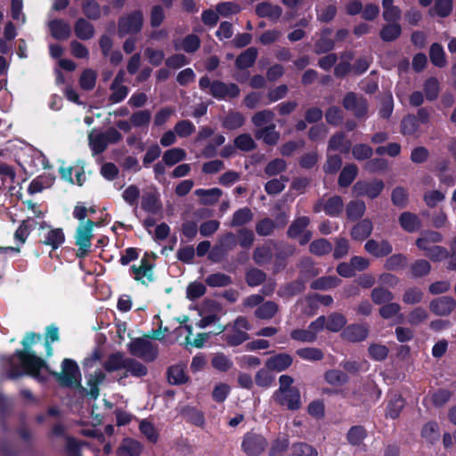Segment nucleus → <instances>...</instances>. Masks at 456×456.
Listing matches in <instances>:
<instances>
[{
  "label": "nucleus",
  "mask_w": 456,
  "mask_h": 456,
  "mask_svg": "<svg viewBox=\"0 0 456 456\" xmlns=\"http://www.w3.org/2000/svg\"><path fill=\"white\" fill-rule=\"evenodd\" d=\"M431 62L437 67H444L446 64L445 53L441 45L435 43L431 45L429 51Z\"/></svg>",
  "instance_id": "nucleus-47"
},
{
  "label": "nucleus",
  "mask_w": 456,
  "mask_h": 456,
  "mask_svg": "<svg viewBox=\"0 0 456 456\" xmlns=\"http://www.w3.org/2000/svg\"><path fill=\"white\" fill-rule=\"evenodd\" d=\"M309 224L310 219L307 216L296 218L288 229V236L292 239L298 238V242L301 245L306 244L312 238V232L306 230Z\"/></svg>",
  "instance_id": "nucleus-5"
},
{
  "label": "nucleus",
  "mask_w": 456,
  "mask_h": 456,
  "mask_svg": "<svg viewBox=\"0 0 456 456\" xmlns=\"http://www.w3.org/2000/svg\"><path fill=\"white\" fill-rule=\"evenodd\" d=\"M255 136L268 145H275L280 140V133L274 124H271L255 131Z\"/></svg>",
  "instance_id": "nucleus-21"
},
{
  "label": "nucleus",
  "mask_w": 456,
  "mask_h": 456,
  "mask_svg": "<svg viewBox=\"0 0 456 456\" xmlns=\"http://www.w3.org/2000/svg\"><path fill=\"white\" fill-rule=\"evenodd\" d=\"M195 194L200 199L202 204L212 205L218 201L222 196V191L218 188L198 189L195 191Z\"/></svg>",
  "instance_id": "nucleus-30"
},
{
  "label": "nucleus",
  "mask_w": 456,
  "mask_h": 456,
  "mask_svg": "<svg viewBox=\"0 0 456 456\" xmlns=\"http://www.w3.org/2000/svg\"><path fill=\"white\" fill-rule=\"evenodd\" d=\"M293 358L290 354L281 353L271 356L265 362V367L277 372L283 371L291 366Z\"/></svg>",
  "instance_id": "nucleus-19"
},
{
  "label": "nucleus",
  "mask_w": 456,
  "mask_h": 456,
  "mask_svg": "<svg viewBox=\"0 0 456 456\" xmlns=\"http://www.w3.org/2000/svg\"><path fill=\"white\" fill-rule=\"evenodd\" d=\"M326 329L331 332H338L346 324V318L340 313L334 312L326 318Z\"/></svg>",
  "instance_id": "nucleus-35"
},
{
  "label": "nucleus",
  "mask_w": 456,
  "mask_h": 456,
  "mask_svg": "<svg viewBox=\"0 0 456 456\" xmlns=\"http://www.w3.org/2000/svg\"><path fill=\"white\" fill-rule=\"evenodd\" d=\"M265 447V439L256 434L246 435L242 443V448L248 456H258Z\"/></svg>",
  "instance_id": "nucleus-11"
},
{
  "label": "nucleus",
  "mask_w": 456,
  "mask_h": 456,
  "mask_svg": "<svg viewBox=\"0 0 456 456\" xmlns=\"http://www.w3.org/2000/svg\"><path fill=\"white\" fill-rule=\"evenodd\" d=\"M279 311V306L275 302L267 301L260 305L255 311V316L262 320L272 319Z\"/></svg>",
  "instance_id": "nucleus-31"
},
{
  "label": "nucleus",
  "mask_w": 456,
  "mask_h": 456,
  "mask_svg": "<svg viewBox=\"0 0 456 456\" xmlns=\"http://www.w3.org/2000/svg\"><path fill=\"white\" fill-rule=\"evenodd\" d=\"M273 399L280 405L286 406L289 410H297L300 405V393L297 388L289 389L282 394L274 392Z\"/></svg>",
  "instance_id": "nucleus-10"
},
{
  "label": "nucleus",
  "mask_w": 456,
  "mask_h": 456,
  "mask_svg": "<svg viewBox=\"0 0 456 456\" xmlns=\"http://www.w3.org/2000/svg\"><path fill=\"white\" fill-rule=\"evenodd\" d=\"M144 17L140 10H134L123 15L118 23V33L119 37L139 33L143 27Z\"/></svg>",
  "instance_id": "nucleus-2"
},
{
  "label": "nucleus",
  "mask_w": 456,
  "mask_h": 456,
  "mask_svg": "<svg viewBox=\"0 0 456 456\" xmlns=\"http://www.w3.org/2000/svg\"><path fill=\"white\" fill-rule=\"evenodd\" d=\"M65 240V235L61 228L50 229L44 234L41 240L43 244L51 246L53 249L58 248Z\"/></svg>",
  "instance_id": "nucleus-25"
},
{
  "label": "nucleus",
  "mask_w": 456,
  "mask_h": 456,
  "mask_svg": "<svg viewBox=\"0 0 456 456\" xmlns=\"http://www.w3.org/2000/svg\"><path fill=\"white\" fill-rule=\"evenodd\" d=\"M52 36L58 40L68 39L70 36L71 29L69 23L62 20H54L49 23Z\"/></svg>",
  "instance_id": "nucleus-23"
},
{
  "label": "nucleus",
  "mask_w": 456,
  "mask_h": 456,
  "mask_svg": "<svg viewBox=\"0 0 456 456\" xmlns=\"http://www.w3.org/2000/svg\"><path fill=\"white\" fill-rule=\"evenodd\" d=\"M131 273L134 280L147 284L153 281L152 264L144 256L138 266L135 265L131 266Z\"/></svg>",
  "instance_id": "nucleus-12"
},
{
  "label": "nucleus",
  "mask_w": 456,
  "mask_h": 456,
  "mask_svg": "<svg viewBox=\"0 0 456 456\" xmlns=\"http://www.w3.org/2000/svg\"><path fill=\"white\" fill-rule=\"evenodd\" d=\"M142 208L151 214L159 213L162 208L159 196L153 192L145 193L142 199Z\"/></svg>",
  "instance_id": "nucleus-27"
},
{
  "label": "nucleus",
  "mask_w": 456,
  "mask_h": 456,
  "mask_svg": "<svg viewBox=\"0 0 456 456\" xmlns=\"http://www.w3.org/2000/svg\"><path fill=\"white\" fill-rule=\"evenodd\" d=\"M369 335V327L366 324H351L341 333V337L353 343L365 340Z\"/></svg>",
  "instance_id": "nucleus-16"
},
{
  "label": "nucleus",
  "mask_w": 456,
  "mask_h": 456,
  "mask_svg": "<svg viewBox=\"0 0 456 456\" xmlns=\"http://www.w3.org/2000/svg\"><path fill=\"white\" fill-rule=\"evenodd\" d=\"M216 10L219 15L229 17L239 13L241 11V7L235 2H223L216 5Z\"/></svg>",
  "instance_id": "nucleus-56"
},
{
  "label": "nucleus",
  "mask_w": 456,
  "mask_h": 456,
  "mask_svg": "<svg viewBox=\"0 0 456 456\" xmlns=\"http://www.w3.org/2000/svg\"><path fill=\"white\" fill-rule=\"evenodd\" d=\"M187 376L183 367L180 365L172 366L168 370V381L173 385H179L185 383Z\"/></svg>",
  "instance_id": "nucleus-59"
},
{
  "label": "nucleus",
  "mask_w": 456,
  "mask_h": 456,
  "mask_svg": "<svg viewBox=\"0 0 456 456\" xmlns=\"http://www.w3.org/2000/svg\"><path fill=\"white\" fill-rule=\"evenodd\" d=\"M401 33V26L397 22H394L384 26L379 35L383 41L391 42L398 38Z\"/></svg>",
  "instance_id": "nucleus-41"
},
{
  "label": "nucleus",
  "mask_w": 456,
  "mask_h": 456,
  "mask_svg": "<svg viewBox=\"0 0 456 456\" xmlns=\"http://www.w3.org/2000/svg\"><path fill=\"white\" fill-rule=\"evenodd\" d=\"M391 200L395 207L403 208L408 203V191L403 187H395L391 194Z\"/></svg>",
  "instance_id": "nucleus-61"
},
{
  "label": "nucleus",
  "mask_w": 456,
  "mask_h": 456,
  "mask_svg": "<svg viewBox=\"0 0 456 456\" xmlns=\"http://www.w3.org/2000/svg\"><path fill=\"white\" fill-rule=\"evenodd\" d=\"M325 381L334 387L343 386L348 381L347 375L340 370L333 369L325 372Z\"/></svg>",
  "instance_id": "nucleus-38"
},
{
  "label": "nucleus",
  "mask_w": 456,
  "mask_h": 456,
  "mask_svg": "<svg viewBox=\"0 0 456 456\" xmlns=\"http://www.w3.org/2000/svg\"><path fill=\"white\" fill-rule=\"evenodd\" d=\"M245 122L244 116L238 111H231L226 114L223 120V126L229 130L241 127Z\"/></svg>",
  "instance_id": "nucleus-36"
},
{
  "label": "nucleus",
  "mask_w": 456,
  "mask_h": 456,
  "mask_svg": "<svg viewBox=\"0 0 456 456\" xmlns=\"http://www.w3.org/2000/svg\"><path fill=\"white\" fill-rule=\"evenodd\" d=\"M232 282V278L222 273H213L206 278V283L210 287H226Z\"/></svg>",
  "instance_id": "nucleus-58"
},
{
  "label": "nucleus",
  "mask_w": 456,
  "mask_h": 456,
  "mask_svg": "<svg viewBox=\"0 0 456 456\" xmlns=\"http://www.w3.org/2000/svg\"><path fill=\"white\" fill-rule=\"evenodd\" d=\"M257 49L249 47L243 51L236 59V66L239 69H244L251 67L257 57Z\"/></svg>",
  "instance_id": "nucleus-28"
},
{
  "label": "nucleus",
  "mask_w": 456,
  "mask_h": 456,
  "mask_svg": "<svg viewBox=\"0 0 456 456\" xmlns=\"http://www.w3.org/2000/svg\"><path fill=\"white\" fill-rule=\"evenodd\" d=\"M253 219V213L248 208H242L234 212L230 223L231 227H238L248 224Z\"/></svg>",
  "instance_id": "nucleus-37"
},
{
  "label": "nucleus",
  "mask_w": 456,
  "mask_h": 456,
  "mask_svg": "<svg viewBox=\"0 0 456 456\" xmlns=\"http://www.w3.org/2000/svg\"><path fill=\"white\" fill-rule=\"evenodd\" d=\"M130 353L144 361L151 362L158 355V347L149 338L133 339L128 346Z\"/></svg>",
  "instance_id": "nucleus-3"
},
{
  "label": "nucleus",
  "mask_w": 456,
  "mask_h": 456,
  "mask_svg": "<svg viewBox=\"0 0 456 456\" xmlns=\"http://www.w3.org/2000/svg\"><path fill=\"white\" fill-rule=\"evenodd\" d=\"M256 384L258 387L267 388L272 386L274 381V376L270 372L266 367L265 369H260L255 376Z\"/></svg>",
  "instance_id": "nucleus-63"
},
{
  "label": "nucleus",
  "mask_w": 456,
  "mask_h": 456,
  "mask_svg": "<svg viewBox=\"0 0 456 456\" xmlns=\"http://www.w3.org/2000/svg\"><path fill=\"white\" fill-rule=\"evenodd\" d=\"M142 445L140 442L133 438H124L118 450V456H139L142 452Z\"/></svg>",
  "instance_id": "nucleus-20"
},
{
  "label": "nucleus",
  "mask_w": 456,
  "mask_h": 456,
  "mask_svg": "<svg viewBox=\"0 0 456 456\" xmlns=\"http://www.w3.org/2000/svg\"><path fill=\"white\" fill-rule=\"evenodd\" d=\"M350 148V142L345 140L342 133L335 134L329 141V151H347Z\"/></svg>",
  "instance_id": "nucleus-57"
},
{
  "label": "nucleus",
  "mask_w": 456,
  "mask_h": 456,
  "mask_svg": "<svg viewBox=\"0 0 456 456\" xmlns=\"http://www.w3.org/2000/svg\"><path fill=\"white\" fill-rule=\"evenodd\" d=\"M256 14L260 18H266L276 22L282 14V9L271 2L264 1L256 5Z\"/></svg>",
  "instance_id": "nucleus-17"
},
{
  "label": "nucleus",
  "mask_w": 456,
  "mask_h": 456,
  "mask_svg": "<svg viewBox=\"0 0 456 456\" xmlns=\"http://www.w3.org/2000/svg\"><path fill=\"white\" fill-rule=\"evenodd\" d=\"M296 354L303 360L316 362L321 361L324 354L322 351L316 347H304L296 351Z\"/></svg>",
  "instance_id": "nucleus-48"
},
{
  "label": "nucleus",
  "mask_w": 456,
  "mask_h": 456,
  "mask_svg": "<svg viewBox=\"0 0 456 456\" xmlns=\"http://www.w3.org/2000/svg\"><path fill=\"white\" fill-rule=\"evenodd\" d=\"M274 118V112L271 110H263L255 113L251 121L253 125L258 128H262L263 126L272 122Z\"/></svg>",
  "instance_id": "nucleus-55"
},
{
  "label": "nucleus",
  "mask_w": 456,
  "mask_h": 456,
  "mask_svg": "<svg viewBox=\"0 0 456 456\" xmlns=\"http://www.w3.org/2000/svg\"><path fill=\"white\" fill-rule=\"evenodd\" d=\"M419 128V124L414 115L406 116L401 122V132L404 135H413Z\"/></svg>",
  "instance_id": "nucleus-50"
},
{
  "label": "nucleus",
  "mask_w": 456,
  "mask_h": 456,
  "mask_svg": "<svg viewBox=\"0 0 456 456\" xmlns=\"http://www.w3.org/2000/svg\"><path fill=\"white\" fill-rule=\"evenodd\" d=\"M96 223L91 220L80 223L76 231V245L91 246L93 229Z\"/></svg>",
  "instance_id": "nucleus-18"
},
{
  "label": "nucleus",
  "mask_w": 456,
  "mask_h": 456,
  "mask_svg": "<svg viewBox=\"0 0 456 456\" xmlns=\"http://www.w3.org/2000/svg\"><path fill=\"white\" fill-rule=\"evenodd\" d=\"M455 306L456 301L452 297H440L433 299L429 304L430 310L439 316L449 315Z\"/></svg>",
  "instance_id": "nucleus-15"
},
{
  "label": "nucleus",
  "mask_w": 456,
  "mask_h": 456,
  "mask_svg": "<svg viewBox=\"0 0 456 456\" xmlns=\"http://www.w3.org/2000/svg\"><path fill=\"white\" fill-rule=\"evenodd\" d=\"M344 202L339 196H333L328 199L325 202L319 201L314 207V212H320L322 209L330 216H338L342 213Z\"/></svg>",
  "instance_id": "nucleus-14"
},
{
  "label": "nucleus",
  "mask_w": 456,
  "mask_h": 456,
  "mask_svg": "<svg viewBox=\"0 0 456 456\" xmlns=\"http://www.w3.org/2000/svg\"><path fill=\"white\" fill-rule=\"evenodd\" d=\"M407 265V257L403 254H394L390 256L385 262L384 267L388 271H396L405 267Z\"/></svg>",
  "instance_id": "nucleus-53"
},
{
  "label": "nucleus",
  "mask_w": 456,
  "mask_h": 456,
  "mask_svg": "<svg viewBox=\"0 0 456 456\" xmlns=\"http://www.w3.org/2000/svg\"><path fill=\"white\" fill-rule=\"evenodd\" d=\"M399 223L401 227L408 232H413L421 227V221L419 216L411 212H403L399 216Z\"/></svg>",
  "instance_id": "nucleus-24"
},
{
  "label": "nucleus",
  "mask_w": 456,
  "mask_h": 456,
  "mask_svg": "<svg viewBox=\"0 0 456 456\" xmlns=\"http://www.w3.org/2000/svg\"><path fill=\"white\" fill-rule=\"evenodd\" d=\"M364 249L374 257L380 258L390 255L393 251L392 244L387 240H369L364 244Z\"/></svg>",
  "instance_id": "nucleus-13"
},
{
  "label": "nucleus",
  "mask_w": 456,
  "mask_h": 456,
  "mask_svg": "<svg viewBox=\"0 0 456 456\" xmlns=\"http://www.w3.org/2000/svg\"><path fill=\"white\" fill-rule=\"evenodd\" d=\"M423 90L427 100H436L438 97L440 92L438 79L433 77L428 78L424 83Z\"/></svg>",
  "instance_id": "nucleus-45"
},
{
  "label": "nucleus",
  "mask_w": 456,
  "mask_h": 456,
  "mask_svg": "<svg viewBox=\"0 0 456 456\" xmlns=\"http://www.w3.org/2000/svg\"><path fill=\"white\" fill-rule=\"evenodd\" d=\"M236 148L243 151H250L256 148V142L248 134H242L234 139Z\"/></svg>",
  "instance_id": "nucleus-64"
},
{
  "label": "nucleus",
  "mask_w": 456,
  "mask_h": 456,
  "mask_svg": "<svg viewBox=\"0 0 456 456\" xmlns=\"http://www.w3.org/2000/svg\"><path fill=\"white\" fill-rule=\"evenodd\" d=\"M372 229V222L370 219H363L353 227L351 236L355 240H363L370 235Z\"/></svg>",
  "instance_id": "nucleus-26"
},
{
  "label": "nucleus",
  "mask_w": 456,
  "mask_h": 456,
  "mask_svg": "<svg viewBox=\"0 0 456 456\" xmlns=\"http://www.w3.org/2000/svg\"><path fill=\"white\" fill-rule=\"evenodd\" d=\"M186 158L185 151L181 148H173L164 152L162 161L167 166H174Z\"/></svg>",
  "instance_id": "nucleus-40"
},
{
  "label": "nucleus",
  "mask_w": 456,
  "mask_h": 456,
  "mask_svg": "<svg viewBox=\"0 0 456 456\" xmlns=\"http://www.w3.org/2000/svg\"><path fill=\"white\" fill-rule=\"evenodd\" d=\"M237 246V237L232 232H228L224 233L218 240V246L213 248V250L209 254V258L212 261L218 262L221 260V257L218 255L219 251H222L224 254H227V252L232 250Z\"/></svg>",
  "instance_id": "nucleus-9"
},
{
  "label": "nucleus",
  "mask_w": 456,
  "mask_h": 456,
  "mask_svg": "<svg viewBox=\"0 0 456 456\" xmlns=\"http://www.w3.org/2000/svg\"><path fill=\"white\" fill-rule=\"evenodd\" d=\"M106 378L105 373L101 370H96L87 377V385L90 387L88 394L96 398L99 395L98 386L102 384Z\"/></svg>",
  "instance_id": "nucleus-32"
},
{
  "label": "nucleus",
  "mask_w": 456,
  "mask_h": 456,
  "mask_svg": "<svg viewBox=\"0 0 456 456\" xmlns=\"http://www.w3.org/2000/svg\"><path fill=\"white\" fill-rule=\"evenodd\" d=\"M309 249L314 255L322 256L332 250V245L326 239H318L310 244Z\"/></svg>",
  "instance_id": "nucleus-54"
},
{
  "label": "nucleus",
  "mask_w": 456,
  "mask_h": 456,
  "mask_svg": "<svg viewBox=\"0 0 456 456\" xmlns=\"http://www.w3.org/2000/svg\"><path fill=\"white\" fill-rule=\"evenodd\" d=\"M39 338L40 337L35 333H28L22 340L25 350L17 351L16 356L25 373L31 375L38 380H43L44 373L48 371V367L41 358L36 356L27 349L28 346L35 343L36 339Z\"/></svg>",
  "instance_id": "nucleus-1"
},
{
  "label": "nucleus",
  "mask_w": 456,
  "mask_h": 456,
  "mask_svg": "<svg viewBox=\"0 0 456 456\" xmlns=\"http://www.w3.org/2000/svg\"><path fill=\"white\" fill-rule=\"evenodd\" d=\"M225 141L223 134L214 135L206 147L202 151V155L205 158H212L216 155L217 148L221 146Z\"/></svg>",
  "instance_id": "nucleus-52"
},
{
  "label": "nucleus",
  "mask_w": 456,
  "mask_h": 456,
  "mask_svg": "<svg viewBox=\"0 0 456 456\" xmlns=\"http://www.w3.org/2000/svg\"><path fill=\"white\" fill-rule=\"evenodd\" d=\"M56 379L66 387L79 385L80 372L76 362L70 359H64L61 364V372H53Z\"/></svg>",
  "instance_id": "nucleus-4"
},
{
  "label": "nucleus",
  "mask_w": 456,
  "mask_h": 456,
  "mask_svg": "<svg viewBox=\"0 0 456 456\" xmlns=\"http://www.w3.org/2000/svg\"><path fill=\"white\" fill-rule=\"evenodd\" d=\"M74 33L80 40H90L94 37L95 30L92 23L84 18H79L74 24Z\"/></svg>",
  "instance_id": "nucleus-22"
},
{
  "label": "nucleus",
  "mask_w": 456,
  "mask_h": 456,
  "mask_svg": "<svg viewBox=\"0 0 456 456\" xmlns=\"http://www.w3.org/2000/svg\"><path fill=\"white\" fill-rule=\"evenodd\" d=\"M340 281H341L336 276H323L314 281L311 283V288L314 289L326 290L338 287Z\"/></svg>",
  "instance_id": "nucleus-39"
},
{
  "label": "nucleus",
  "mask_w": 456,
  "mask_h": 456,
  "mask_svg": "<svg viewBox=\"0 0 456 456\" xmlns=\"http://www.w3.org/2000/svg\"><path fill=\"white\" fill-rule=\"evenodd\" d=\"M358 173V168L354 164L346 165L341 171L338 177V184L346 187L354 180Z\"/></svg>",
  "instance_id": "nucleus-43"
},
{
  "label": "nucleus",
  "mask_w": 456,
  "mask_h": 456,
  "mask_svg": "<svg viewBox=\"0 0 456 456\" xmlns=\"http://www.w3.org/2000/svg\"><path fill=\"white\" fill-rule=\"evenodd\" d=\"M151 118L150 110H143L134 112L130 120L134 127L147 128Z\"/></svg>",
  "instance_id": "nucleus-42"
},
{
  "label": "nucleus",
  "mask_w": 456,
  "mask_h": 456,
  "mask_svg": "<svg viewBox=\"0 0 456 456\" xmlns=\"http://www.w3.org/2000/svg\"><path fill=\"white\" fill-rule=\"evenodd\" d=\"M239 86L233 83L225 84L216 80L211 84V95L216 99H232L240 95Z\"/></svg>",
  "instance_id": "nucleus-8"
},
{
  "label": "nucleus",
  "mask_w": 456,
  "mask_h": 456,
  "mask_svg": "<svg viewBox=\"0 0 456 456\" xmlns=\"http://www.w3.org/2000/svg\"><path fill=\"white\" fill-rule=\"evenodd\" d=\"M343 106L347 110L352 111L358 118H364L367 114L368 104L366 100L354 93H348L345 96Z\"/></svg>",
  "instance_id": "nucleus-7"
},
{
  "label": "nucleus",
  "mask_w": 456,
  "mask_h": 456,
  "mask_svg": "<svg viewBox=\"0 0 456 456\" xmlns=\"http://www.w3.org/2000/svg\"><path fill=\"white\" fill-rule=\"evenodd\" d=\"M127 357L121 353H115L110 354L108 359L104 362V369L109 371H116L124 369L126 367Z\"/></svg>",
  "instance_id": "nucleus-29"
},
{
  "label": "nucleus",
  "mask_w": 456,
  "mask_h": 456,
  "mask_svg": "<svg viewBox=\"0 0 456 456\" xmlns=\"http://www.w3.org/2000/svg\"><path fill=\"white\" fill-rule=\"evenodd\" d=\"M384 187L385 184L381 180L359 181L353 186V192L357 197L366 196L370 199H375L382 192Z\"/></svg>",
  "instance_id": "nucleus-6"
},
{
  "label": "nucleus",
  "mask_w": 456,
  "mask_h": 456,
  "mask_svg": "<svg viewBox=\"0 0 456 456\" xmlns=\"http://www.w3.org/2000/svg\"><path fill=\"white\" fill-rule=\"evenodd\" d=\"M388 353V347L379 343H371L368 348V354L374 361H384L387 359Z\"/></svg>",
  "instance_id": "nucleus-51"
},
{
  "label": "nucleus",
  "mask_w": 456,
  "mask_h": 456,
  "mask_svg": "<svg viewBox=\"0 0 456 456\" xmlns=\"http://www.w3.org/2000/svg\"><path fill=\"white\" fill-rule=\"evenodd\" d=\"M367 436L366 430L362 426L352 427L347 434L346 439L348 443L354 446L360 445Z\"/></svg>",
  "instance_id": "nucleus-44"
},
{
  "label": "nucleus",
  "mask_w": 456,
  "mask_h": 456,
  "mask_svg": "<svg viewBox=\"0 0 456 456\" xmlns=\"http://www.w3.org/2000/svg\"><path fill=\"white\" fill-rule=\"evenodd\" d=\"M89 144L94 154H99L104 151L108 143L103 133L92 131L89 134Z\"/></svg>",
  "instance_id": "nucleus-33"
},
{
  "label": "nucleus",
  "mask_w": 456,
  "mask_h": 456,
  "mask_svg": "<svg viewBox=\"0 0 456 456\" xmlns=\"http://www.w3.org/2000/svg\"><path fill=\"white\" fill-rule=\"evenodd\" d=\"M443 240V236L441 233L435 231H427L421 233V236L416 240L417 247L420 248H427L426 243H438Z\"/></svg>",
  "instance_id": "nucleus-49"
},
{
  "label": "nucleus",
  "mask_w": 456,
  "mask_h": 456,
  "mask_svg": "<svg viewBox=\"0 0 456 456\" xmlns=\"http://www.w3.org/2000/svg\"><path fill=\"white\" fill-rule=\"evenodd\" d=\"M365 210V203L359 200L350 201L346 208L347 218L350 220H357L361 218L364 215Z\"/></svg>",
  "instance_id": "nucleus-34"
},
{
  "label": "nucleus",
  "mask_w": 456,
  "mask_h": 456,
  "mask_svg": "<svg viewBox=\"0 0 456 456\" xmlns=\"http://www.w3.org/2000/svg\"><path fill=\"white\" fill-rule=\"evenodd\" d=\"M370 296L372 301L377 305L388 303L394 298L393 293L382 287L373 289Z\"/></svg>",
  "instance_id": "nucleus-62"
},
{
  "label": "nucleus",
  "mask_w": 456,
  "mask_h": 456,
  "mask_svg": "<svg viewBox=\"0 0 456 456\" xmlns=\"http://www.w3.org/2000/svg\"><path fill=\"white\" fill-rule=\"evenodd\" d=\"M273 257V249L267 246L256 247L253 252V260L257 265L269 263Z\"/></svg>",
  "instance_id": "nucleus-46"
},
{
  "label": "nucleus",
  "mask_w": 456,
  "mask_h": 456,
  "mask_svg": "<svg viewBox=\"0 0 456 456\" xmlns=\"http://www.w3.org/2000/svg\"><path fill=\"white\" fill-rule=\"evenodd\" d=\"M125 370L131 375L140 378L147 374V368L138 361L128 358L126 362Z\"/></svg>",
  "instance_id": "nucleus-60"
}]
</instances>
